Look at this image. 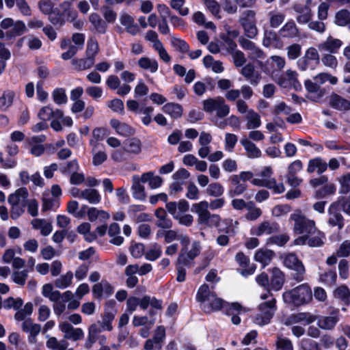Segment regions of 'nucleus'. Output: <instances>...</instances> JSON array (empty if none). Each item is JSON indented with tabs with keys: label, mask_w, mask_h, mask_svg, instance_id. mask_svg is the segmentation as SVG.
Here are the masks:
<instances>
[{
	"label": "nucleus",
	"mask_w": 350,
	"mask_h": 350,
	"mask_svg": "<svg viewBox=\"0 0 350 350\" xmlns=\"http://www.w3.org/2000/svg\"><path fill=\"white\" fill-rule=\"evenodd\" d=\"M328 315L317 317V325L324 330H332L340 320V311L338 308L329 307Z\"/></svg>",
	"instance_id": "10"
},
{
	"label": "nucleus",
	"mask_w": 350,
	"mask_h": 350,
	"mask_svg": "<svg viewBox=\"0 0 350 350\" xmlns=\"http://www.w3.org/2000/svg\"><path fill=\"white\" fill-rule=\"evenodd\" d=\"M334 23L340 27L347 26L350 30V11L341 9L335 14Z\"/></svg>",
	"instance_id": "37"
},
{
	"label": "nucleus",
	"mask_w": 350,
	"mask_h": 350,
	"mask_svg": "<svg viewBox=\"0 0 350 350\" xmlns=\"http://www.w3.org/2000/svg\"><path fill=\"white\" fill-rule=\"evenodd\" d=\"M312 0H307L304 5L296 4L293 6V10L298 14L296 17L297 21L300 24L308 23L312 17Z\"/></svg>",
	"instance_id": "12"
},
{
	"label": "nucleus",
	"mask_w": 350,
	"mask_h": 350,
	"mask_svg": "<svg viewBox=\"0 0 350 350\" xmlns=\"http://www.w3.org/2000/svg\"><path fill=\"white\" fill-rule=\"evenodd\" d=\"M290 239L287 234H281L270 237L267 240V245H277L278 246H284Z\"/></svg>",
	"instance_id": "60"
},
{
	"label": "nucleus",
	"mask_w": 350,
	"mask_h": 350,
	"mask_svg": "<svg viewBox=\"0 0 350 350\" xmlns=\"http://www.w3.org/2000/svg\"><path fill=\"white\" fill-rule=\"evenodd\" d=\"M137 65L143 70H148L154 73L158 70L159 64L155 59L148 57H142L137 61Z\"/></svg>",
	"instance_id": "35"
},
{
	"label": "nucleus",
	"mask_w": 350,
	"mask_h": 350,
	"mask_svg": "<svg viewBox=\"0 0 350 350\" xmlns=\"http://www.w3.org/2000/svg\"><path fill=\"white\" fill-rule=\"evenodd\" d=\"M170 206H172L173 208L175 206V213L178 215L186 213L187 211H188V210L189 208V202L185 199H182V200H179L178 202H167L165 204V208L169 213H170V211L171 209Z\"/></svg>",
	"instance_id": "39"
},
{
	"label": "nucleus",
	"mask_w": 350,
	"mask_h": 350,
	"mask_svg": "<svg viewBox=\"0 0 350 350\" xmlns=\"http://www.w3.org/2000/svg\"><path fill=\"white\" fill-rule=\"evenodd\" d=\"M335 53H324L321 57L322 64L328 68L332 69H336L338 66V60L334 55Z\"/></svg>",
	"instance_id": "61"
},
{
	"label": "nucleus",
	"mask_w": 350,
	"mask_h": 350,
	"mask_svg": "<svg viewBox=\"0 0 350 350\" xmlns=\"http://www.w3.org/2000/svg\"><path fill=\"white\" fill-rule=\"evenodd\" d=\"M154 340L155 348L157 350L162 349V343L165 339V328L163 325H159L154 330L153 337L152 338Z\"/></svg>",
	"instance_id": "51"
},
{
	"label": "nucleus",
	"mask_w": 350,
	"mask_h": 350,
	"mask_svg": "<svg viewBox=\"0 0 350 350\" xmlns=\"http://www.w3.org/2000/svg\"><path fill=\"white\" fill-rule=\"evenodd\" d=\"M284 265L295 271L293 278L297 282H301L304 279L306 272L305 267L302 262L298 258L294 253H289L284 258Z\"/></svg>",
	"instance_id": "8"
},
{
	"label": "nucleus",
	"mask_w": 350,
	"mask_h": 350,
	"mask_svg": "<svg viewBox=\"0 0 350 350\" xmlns=\"http://www.w3.org/2000/svg\"><path fill=\"white\" fill-rule=\"evenodd\" d=\"M252 183L258 187H267L273 190L274 193H282L285 191V187L283 183H277L273 180H266L262 178H253Z\"/></svg>",
	"instance_id": "21"
},
{
	"label": "nucleus",
	"mask_w": 350,
	"mask_h": 350,
	"mask_svg": "<svg viewBox=\"0 0 350 350\" xmlns=\"http://www.w3.org/2000/svg\"><path fill=\"white\" fill-rule=\"evenodd\" d=\"M337 202L332 204L328 209V224L331 226H337L339 230L344 227V218L337 209Z\"/></svg>",
	"instance_id": "19"
},
{
	"label": "nucleus",
	"mask_w": 350,
	"mask_h": 350,
	"mask_svg": "<svg viewBox=\"0 0 350 350\" xmlns=\"http://www.w3.org/2000/svg\"><path fill=\"white\" fill-rule=\"evenodd\" d=\"M279 41V38L275 31L273 30L265 31L262 41V44L265 47L269 48L274 46L275 48H280L277 44Z\"/></svg>",
	"instance_id": "40"
},
{
	"label": "nucleus",
	"mask_w": 350,
	"mask_h": 350,
	"mask_svg": "<svg viewBox=\"0 0 350 350\" xmlns=\"http://www.w3.org/2000/svg\"><path fill=\"white\" fill-rule=\"evenodd\" d=\"M170 211V214L172 215L173 218L178 221V223L181 225H184L185 226H190L193 224V217L190 214L185 215H177L175 213V207L173 208L172 206Z\"/></svg>",
	"instance_id": "56"
},
{
	"label": "nucleus",
	"mask_w": 350,
	"mask_h": 350,
	"mask_svg": "<svg viewBox=\"0 0 350 350\" xmlns=\"http://www.w3.org/2000/svg\"><path fill=\"white\" fill-rule=\"evenodd\" d=\"M110 124L116 132L121 136L129 137L135 133V130L132 126L118 120L112 119L110 121Z\"/></svg>",
	"instance_id": "24"
},
{
	"label": "nucleus",
	"mask_w": 350,
	"mask_h": 350,
	"mask_svg": "<svg viewBox=\"0 0 350 350\" xmlns=\"http://www.w3.org/2000/svg\"><path fill=\"white\" fill-rule=\"evenodd\" d=\"M124 147L127 154L137 155L142 152V143L137 137L129 138L124 141Z\"/></svg>",
	"instance_id": "27"
},
{
	"label": "nucleus",
	"mask_w": 350,
	"mask_h": 350,
	"mask_svg": "<svg viewBox=\"0 0 350 350\" xmlns=\"http://www.w3.org/2000/svg\"><path fill=\"white\" fill-rule=\"evenodd\" d=\"M31 224L34 229L40 230L43 236H48L53 230L51 223L44 219H34Z\"/></svg>",
	"instance_id": "32"
},
{
	"label": "nucleus",
	"mask_w": 350,
	"mask_h": 350,
	"mask_svg": "<svg viewBox=\"0 0 350 350\" xmlns=\"http://www.w3.org/2000/svg\"><path fill=\"white\" fill-rule=\"evenodd\" d=\"M155 216L157 218L156 226L163 229H170L172 227V221L168 217L166 211L162 208L155 211Z\"/></svg>",
	"instance_id": "31"
},
{
	"label": "nucleus",
	"mask_w": 350,
	"mask_h": 350,
	"mask_svg": "<svg viewBox=\"0 0 350 350\" xmlns=\"http://www.w3.org/2000/svg\"><path fill=\"white\" fill-rule=\"evenodd\" d=\"M95 62L85 56V58L72 59L71 64L77 71H83L91 68L94 65Z\"/></svg>",
	"instance_id": "38"
},
{
	"label": "nucleus",
	"mask_w": 350,
	"mask_h": 350,
	"mask_svg": "<svg viewBox=\"0 0 350 350\" xmlns=\"http://www.w3.org/2000/svg\"><path fill=\"white\" fill-rule=\"evenodd\" d=\"M200 242H193L191 250L187 251V249L183 248L180 250L176 262L187 268L192 267L194 265V259L200 254Z\"/></svg>",
	"instance_id": "9"
},
{
	"label": "nucleus",
	"mask_w": 350,
	"mask_h": 350,
	"mask_svg": "<svg viewBox=\"0 0 350 350\" xmlns=\"http://www.w3.org/2000/svg\"><path fill=\"white\" fill-rule=\"evenodd\" d=\"M225 314L231 317V321L234 325H239L241 323L239 315L245 313L246 309L238 302L227 303L224 309Z\"/></svg>",
	"instance_id": "16"
},
{
	"label": "nucleus",
	"mask_w": 350,
	"mask_h": 350,
	"mask_svg": "<svg viewBox=\"0 0 350 350\" xmlns=\"http://www.w3.org/2000/svg\"><path fill=\"white\" fill-rule=\"evenodd\" d=\"M276 310V300L275 298L260 304L258 306V312L253 317V322L260 326L269 324Z\"/></svg>",
	"instance_id": "6"
},
{
	"label": "nucleus",
	"mask_w": 350,
	"mask_h": 350,
	"mask_svg": "<svg viewBox=\"0 0 350 350\" xmlns=\"http://www.w3.org/2000/svg\"><path fill=\"white\" fill-rule=\"evenodd\" d=\"M330 106L339 111L350 110V100L342 97L341 96L332 93L329 98Z\"/></svg>",
	"instance_id": "25"
},
{
	"label": "nucleus",
	"mask_w": 350,
	"mask_h": 350,
	"mask_svg": "<svg viewBox=\"0 0 350 350\" xmlns=\"http://www.w3.org/2000/svg\"><path fill=\"white\" fill-rule=\"evenodd\" d=\"M27 278L28 271L25 269L14 271L11 275L12 281L20 286H24L25 284Z\"/></svg>",
	"instance_id": "63"
},
{
	"label": "nucleus",
	"mask_w": 350,
	"mask_h": 350,
	"mask_svg": "<svg viewBox=\"0 0 350 350\" xmlns=\"http://www.w3.org/2000/svg\"><path fill=\"white\" fill-rule=\"evenodd\" d=\"M89 20L98 33H105L106 32L107 24L98 14H91L89 16Z\"/></svg>",
	"instance_id": "44"
},
{
	"label": "nucleus",
	"mask_w": 350,
	"mask_h": 350,
	"mask_svg": "<svg viewBox=\"0 0 350 350\" xmlns=\"http://www.w3.org/2000/svg\"><path fill=\"white\" fill-rule=\"evenodd\" d=\"M208 208V202L205 200L192 205V211L197 213L198 223L200 225L217 226L220 221V217L218 215L211 214Z\"/></svg>",
	"instance_id": "5"
},
{
	"label": "nucleus",
	"mask_w": 350,
	"mask_h": 350,
	"mask_svg": "<svg viewBox=\"0 0 350 350\" xmlns=\"http://www.w3.org/2000/svg\"><path fill=\"white\" fill-rule=\"evenodd\" d=\"M161 246H160L157 243H154L145 253V257L148 260L154 261L161 256Z\"/></svg>",
	"instance_id": "57"
},
{
	"label": "nucleus",
	"mask_w": 350,
	"mask_h": 350,
	"mask_svg": "<svg viewBox=\"0 0 350 350\" xmlns=\"http://www.w3.org/2000/svg\"><path fill=\"white\" fill-rule=\"evenodd\" d=\"M278 35L284 39H295L299 38L300 31L295 22L291 19L279 29Z\"/></svg>",
	"instance_id": "15"
},
{
	"label": "nucleus",
	"mask_w": 350,
	"mask_h": 350,
	"mask_svg": "<svg viewBox=\"0 0 350 350\" xmlns=\"http://www.w3.org/2000/svg\"><path fill=\"white\" fill-rule=\"evenodd\" d=\"M27 31L25 24L21 21H18L13 25V28L5 33V36L8 39H12L16 36H21Z\"/></svg>",
	"instance_id": "49"
},
{
	"label": "nucleus",
	"mask_w": 350,
	"mask_h": 350,
	"mask_svg": "<svg viewBox=\"0 0 350 350\" xmlns=\"http://www.w3.org/2000/svg\"><path fill=\"white\" fill-rule=\"evenodd\" d=\"M334 297L340 299L345 305L350 304V291L345 285H341L334 291Z\"/></svg>",
	"instance_id": "42"
},
{
	"label": "nucleus",
	"mask_w": 350,
	"mask_h": 350,
	"mask_svg": "<svg viewBox=\"0 0 350 350\" xmlns=\"http://www.w3.org/2000/svg\"><path fill=\"white\" fill-rule=\"evenodd\" d=\"M247 213L245 215V218L248 221H255L262 215V210L257 207L256 204L252 202H248V205L246 208Z\"/></svg>",
	"instance_id": "48"
},
{
	"label": "nucleus",
	"mask_w": 350,
	"mask_h": 350,
	"mask_svg": "<svg viewBox=\"0 0 350 350\" xmlns=\"http://www.w3.org/2000/svg\"><path fill=\"white\" fill-rule=\"evenodd\" d=\"M289 219L294 222L293 230L295 234H312L317 230L314 220L308 218L300 209H296Z\"/></svg>",
	"instance_id": "4"
},
{
	"label": "nucleus",
	"mask_w": 350,
	"mask_h": 350,
	"mask_svg": "<svg viewBox=\"0 0 350 350\" xmlns=\"http://www.w3.org/2000/svg\"><path fill=\"white\" fill-rule=\"evenodd\" d=\"M22 329L23 332L28 333V342L30 344L37 342V336L41 331V325L34 323L31 319H27L22 323Z\"/></svg>",
	"instance_id": "17"
},
{
	"label": "nucleus",
	"mask_w": 350,
	"mask_h": 350,
	"mask_svg": "<svg viewBox=\"0 0 350 350\" xmlns=\"http://www.w3.org/2000/svg\"><path fill=\"white\" fill-rule=\"evenodd\" d=\"M208 302L202 306V309L206 313H211L222 308L225 309L227 304L223 299L217 297L215 293Z\"/></svg>",
	"instance_id": "28"
},
{
	"label": "nucleus",
	"mask_w": 350,
	"mask_h": 350,
	"mask_svg": "<svg viewBox=\"0 0 350 350\" xmlns=\"http://www.w3.org/2000/svg\"><path fill=\"white\" fill-rule=\"evenodd\" d=\"M29 193L25 187H21L15 191L8 197L10 204H15L23 206H26L28 200Z\"/></svg>",
	"instance_id": "23"
},
{
	"label": "nucleus",
	"mask_w": 350,
	"mask_h": 350,
	"mask_svg": "<svg viewBox=\"0 0 350 350\" xmlns=\"http://www.w3.org/2000/svg\"><path fill=\"white\" fill-rule=\"evenodd\" d=\"M114 318L115 314L113 312H105L101 321H97L88 327L87 338L83 345L85 349H91L96 342L98 345L107 343V337L101 333L103 331L113 330L112 322Z\"/></svg>",
	"instance_id": "1"
},
{
	"label": "nucleus",
	"mask_w": 350,
	"mask_h": 350,
	"mask_svg": "<svg viewBox=\"0 0 350 350\" xmlns=\"http://www.w3.org/2000/svg\"><path fill=\"white\" fill-rule=\"evenodd\" d=\"M59 329L64 334V338L72 341L81 340L84 338V332L80 327H74L67 321L59 324Z\"/></svg>",
	"instance_id": "11"
},
{
	"label": "nucleus",
	"mask_w": 350,
	"mask_h": 350,
	"mask_svg": "<svg viewBox=\"0 0 350 350\" xmlns=\"http://www.w3.org/2000/svg\"><path fill=\"white\" fill-rule=\"evenodd\" d=\"M342 45L343 42L341 40L329 36L318 44V49L321 53H337Z\"/></svg>",
	"instance_id": "13"
},
{
	"label": "nucleus",
	"mask_w": 350,
	"mask_h": 350,
	"mask_svg": "<svg viewBox=\"0 0 350 350\" xmlns=\"http://www.w3.org/2000/svg\"><path fill=\"white\" fill-rule=\"evenodd\" d=\"M241 74L253 86H257L261 79V75L255 71L254 66L252 64L245 65L241 70Z\"/></svg>",
	"instance_id": "22"
},
{
	"label": "nucleus",
	"mask_w": 350,
	"mask_h": 350,
	"mask_svg": "<svg viewBox=\"0 0 350 350\" xmlns=\"http://www.w3.org/2000/svg\"><path fill=\"white\" fill-rule=\"evenodd\" d=\"M67 346L66 341H59L55 337H50L46 341V347L52 350H66Z\"/></svg>",
	"instance_id": "62"
},
{
	"label": "nucleus",
	"mask_w": 350,
	"mask_h": 350,
	"mask_svg": "<svg viewBox=\"0 0 350 350\" xmlns=\"http://www.w3.org/2000/svg\"><path fill=\"white\" fill-rule=\"evenodd\" d=\"M46 140V136L44 135L33 136L28 139L30 153L35 157L41 156L45 150L42 144Z\"/></svg>",
	"instance_id": "20"
},
{
	"label": "nucleus",
	"mask_w": 350,
	"mask_h": 350,
	"mask_svg": "<svg viewBox=\"0 0 350 350\" xmlns=\"http://www.w3.org/2000/svg\"><path fill=\"white\" fill-rule=\"evenodd\" d=\"M280 226L278 223L270 221H263L257 226L251 229V234L255 236H262V234H271L279 231Z\"/></svg>",
	"instance_id": "14"
},
{
	"label": "nucleus",
	"mask_w": 350,
	"mask_h": 350,
	"mask_svg": "<svg viewBox=\"0 0 350 350\" xmlns=\"http://www.w3.org/2000/svg\"><path fill=\"white\" fill-rule=\"evenodd\" d=\"M245 118L247 121L246 128L248 130L258 129L261 125L260 115L253 109L247 111Z\"/></svg>",
	"instance_id": "36"
},
{
	"label": "nucleus",
	"mask_w": 350,
	"mask_h": 350,
	"mask_svg": "<svg viewBox=\"0 0 350 350\" xmlns=\"http://www.w3.org/2000/svg\"><path fill=\"white\" fill-rule=\"evenodd\" d=\"M337 279L336 272L334 270L329 269L321 273L319 276L321 282L329 286H334Z\"/></svg>",
	"instance_id": "58"
},
{
	"label": "nucleus",
	"mask_w": 350,
	"mask_h": 350,
	"mask_svg": "<svg viewBox=\"0 0 350 350\" xmlns=\"http://www.w3.org/2000/svg\"><path fill=\"white\" fill-rule=\"evenodd\" d=\"M340 184L339 193L347 194L350 191V172L345 174L338 178Z\"/></svg>",
	"instance_id": "59"
},
{
	"label": "nucleus",
	"mask_w": 350,
	"mask_h": 350,
	"mask_svg": "<svg viewBox=\"0 0 350 350\" xmlns=\"http://www.w3.org/2000/svg\"><path fill=\"white\" fill-rule=\"evenodd\" d=\"M239 21L243 27L245 36L249 38H254L258 34L256 21H250L247 19H240Z\"/></svg>",
	"instance_id": "43"
},
{
	"label": "nucleus",
	"mask_w": 350,
	"mask_h": 350,
	"mask_svg": "<svg viewBox=\"0 0 350 350\" xmlns=\"http://www.w3.org/2000/svg\"><path fill=\"white\" fill-rule=\"evenodd\" d=\"M283 300L286 304L300 306L312 300V294L307 284H301L283 293Z\"/></svg>",
	"instance_id": "3"
},
{
	"label": "nucleus",
	"mask_w": 350,
	"mask_h": 350,
	"mask_svg": "<svg viewBox=\"0 0 350 350\" xmlns=\"http://www.w3.org/2000/svg\"><path fill=\"white\" fill-rule=\"evenodd\" d=\"M314 236L308 234V245L312 247H321L324 245L325 234L317 229Z\"/></svg>",
	"instance_id": "55"
},
{
	"label": "nucleus",
	"mask_w": 350,
	"mask_h": 350,
	"mask_svg": "<svg viewBox=\"0 0 350 350\" xmlns=\"http://www.w3.org/2000/svg\"><path fill=\"white\" fill-rule=\"evenodd\" d=\"M162 110L167 114H169L172 118L177 119L182 116L183 108L181 105L174 103H169L165 104Z\"/></svg>",
	"instance_id": "45"
},
{
	"label": "nucleus",
	"mask_w": 350,
	"mask_h": 350,
	"mask_svg": "<svg viewBox=\"0 0 350 350\" xmlns=\"http://www.w3.org/2000/svg\"><path fill=\"white\" fill-rule=\"evenodd\" d=\"M274 252L267 249H260L255 253L254 259L260 262L263 267L268 265L274 256Z\"/></svg>",
	"instance_id": "33"
},
{
	"label": "nucleus",
	"mask_w": 350,
	"mask_h": 350,
	"mask_svg": "<svg viewBox=\"0 0 350 350\" xmlns=\"http://www.w3.org/2000/svg\"><path fill=\"white\" fill-rule=\"evenodd\" d=\"M327 169V163L321 157H316L309 160L307 172L312 173L317 170L319 174L325 172Z\"/></svg>",
	"instance_id": "30"
},
{
	"label": "nucleus",
	"mask_w": 350,
	"mask_h": 350,
	"mask_svg": "<svg viewBox=\"0 0 350 350\" xmlns=\"http://www.w3.org/2000/svg\"><path fill=\"white\" fill-rule=\"evenodd\" d=\"M99 51L98 43L94 38H90L87 42L85 56L95 62L96 55Z\"/></svg>",
	"instance_id": "54"
},
{
	"label": "nucleus",
	"mask_w": 350,
	"mask_h": 350,
	"mask_svg": "<svg viewBox=\"0 0 350 350\" xmlns=\"http://www.w3.org/2000/svg\"><path fill=\"white\" fill-rule=\"evenodd\" d=\"M82 199L87 200L90 204H97L101 200V196L98 190L88 188L83 189Z\"/></svg>",
	"instance_id": "46"
},
{
	"label": "nucleus",
	"mask_w": 350,
	"mask_h": 350,
	"mask_svg": "<svg viewBox=\"0 0 350 350\" xmlns=\"http://www.w3.org/2000/svg\"><path fill=\"white\" fill-rule=\"evenodd\" d=\"M329 81L332 85L338 83L336 77L327 72H321L314 76L312 79L306 80L304 86L308 92V98L314 102H319L325 94V89L321 85Z\"/></svg>",
	"instance_id": "2"
},
{
	"label": "nucleus",
	"mask_w": 350,
	"mask_h": 350,
	"mask_svg": "<svg viewBox=\"0 0 350 350\" xmlns=\"http://www.w3.org/2000/svg\"><path fill=\"white\" fill-rule=\"evenodd\" d=\"M202 106L205 112L212 113L215 111L217 116L220 118L227 116L230 113V107L221 96L205 99L202 102Z\"/></svg>",
	"instance_id": "7"
},
{
	"label": "nucleus",
	"mask_w": 350,
	"mask_h": 350,
	"mask_svg": "<svg viewBox=\"0 0 350 350\" xmlns=\"http://www.w3.org/2000/svg\"><path fill=\"white\" fill-rule=\"evenodd\" d=\"M235 260L242 267L240 271L241 274L243 276H247L254 273L256 266L254 264H250V258L245 256L243 252H238L235 256Z\"/></svg>",
	"instance_id": "18"
},
{
	"label": "nucleus",
	"mask_w": 350,
	"mask_h": 350,
	"mask_svg": "<svg viewBox=\"0 0 350 350\" xmlns=\"http://www.w3.org/2000/svg\"><path fill=\"white\" fill-rule=\"evenodd\" d=\"M240 143L244 148L248 158L256 159L261 157V150L248 138L243 137L240 140Z\"/></svg>",
	"instance_id": "26"
},
{
	"label": "nucleus",
	"mask_w": 350,
	"mask_h": 350,
	"mask_svg": "<svg viewBox=\"0 0 350 350\" xmlns=\"http://www.w3.org/2000/svg\"><path fill=\"white\" fill-rule=\"evenodd\" d=\"M284 282V276L283 273L277 267L273 268L269 283L270 288L274 291H279L282 288Z\"/></svg>",
	"instance_id": "29"
},
{
	"label": "nucleus",
	"mask_w": 350,
	"mask_h": 350,
	"mask_svg": "<svg viewBox=\"0 0 350 350\" xmlns=\"http://www.w3.org/2000/svg\"><path fill=\"white\" fill-rule=\"evenodd\" d=\"M213 293L211 292L208 285L204 284L200 286L196 295V299L200 303H204L211 299Z\"/></svg>",
	"instance_id": "53"
},
{
	"label": "nucleus",
	"mask_w": 350,
	"mask_h": 350,
	"mask_svg": "<svg viewBox=\"0 0 350 350\" xmlns=\"http://www.w3.org/2000/svg\"><path fill=\"white\" fill-rule=\"evenodd\" d=\"M87 215L88 219L90 221H94L98 219L100 221H105L109 219L110 217V215L107 212L103 210H98L95 207L89 208L88 210Z\"/></svg>",
	"instance_id": "41"
},
{
	"label": "nucleus",
	"mask_w": 350,
	"mask_h": 350,
	"mask_svg": "<svg viewBox=\"0 0 350 350\" xmlns=\"http://www.w3.org/2000/svg\"><path fill=\"white\" fill-rule=\"evenodd\" d=\"M73 273L72 271H68L62 275L54 281V285L58 288H66L70 286L72 282Z\"/></svg>",
	"instance_id": "52"
},
{
	"label": "nucleus",
	"mask_w": 350,
	"mask_h": 350,
	"mask_svg": "<svg viewBox=\"0 0 350 350\" xmlns=\"http://www.w3.org/2000/svg\"><path fill=\"white\" fill-rule=\"evenodd\" d=\"M53 101L57 105L66 104L68 101V98L66 94V91L64 88H56L52 93Z\"/></svg>",
	"instance_id": "64"
},
{
	"label": "nucleus",
	"mask_w": 350,
	"mask_h": 350,
	"mask_svg": "<svg viewBox=\"0 0 350 350\" xmlns=\"http://www.w3.org/2000/svg\"><path fill=\"white\" fill-rule=\"evenodd\" d=\"M133 196L135 198L142 200L145 199L144 187L140 183L137 176L133 177Z\"/></svg>",
	"instance_id": "50"
},
{
	"label": "nucleus",
	"mask_w": 350,
	"mask_h": 350,
	"mask_svg": "<svg viewBox=\"0 0 350 350\" xmlns=\"http://www.w3.org/2000/svg\"><path fill=\"white\" fill-rule=\"evenodd\" d=\"M14 96V92L12 90L5 91L0 97V110L7 111L12 106Z\"/></svg>",
	"instance_id": "47"
},
{
	"label": "nucleus",
	"mask_w": 350,
	"mask_h": 350,
	"mask_svg": "<svg viewBox=\"0 0 350 350\" xmlns=\"http://www.w3.org/2000/svg\"><path fill=\"white\" fill-rule=\"evenodd\" d=\"M269 25L271 28L276 29L279 27L285 20L286 15L284 12L278 10L269 12Z\"/></svg>",
	"instance_id": "34"
}]
</instances>
